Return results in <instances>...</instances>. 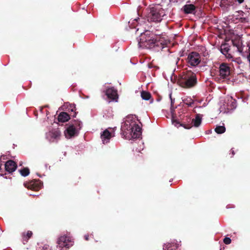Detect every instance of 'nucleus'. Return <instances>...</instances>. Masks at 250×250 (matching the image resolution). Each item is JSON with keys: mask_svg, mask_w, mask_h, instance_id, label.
Returning <instances> with one entry per match:
<instances>
[{"mask_svg": "<svg viewBox=\"0 0 250 250\" xmlns=\"http://www.w3.org/2000/svg\"><path fill=\"white\" fill-rule=\"evenodd\" d=\"M177 83L184 88L189 89L193 88L197 83L196 75L191 71L183 72L178 78Z\"/></svg>", "mask_w": 250, "mask_h": 250, "instance_id": "3", "label": "nucleus"}, {"mask_svg": "<svg viewBox=\"0 0 250 250\" xmlns=\"http://www.w3.org/2000/svg\"><path fill=\"white\" fill-rule=\"evenodd\" d=\"M159 37L151 33L149 31H146L141 34L138 44L140 47L150 49L155 46H159L162 43L158 39Z\"/></svg>", "mask_w": 250, "mask_h": 250, "instance_id": "1", "label": "nucleus"}, {"mask_svg": "<svg viewBox=\"0 0 250 250\" xmlns=\"http://www.w3.org/2000/svg\"><path fill=\"white\" fill-rule=\"evenodd\" d=\"M133 131V122L130 123L129 122H125V124L122 125L121 127V134L127 140L132 139V132Z\"/></svg>", "mask_w": 250, "mask_h": 250, "instance_id": "8", "label": "nucleus"}, {"mask_svg": "<svg viewBox=\"0 0 250 250\" xmlns=\"http://www.w3.org/2000/svg\"><path fill=\"white\" fill-rule=\"evenodd\" d=\"M152 102H153V99H152V100H151L150 103H152Z\"/></svg>", "mask_w": 250, "mask_h": 250, "instance_id": "31", "label": "nucleus"}, {"mask_svg": "<svg viewBox=\"0 0 250 250\" xmlns=\"http://www.w3.org/2000/svg\"><path fill=\"white\" fill-rule=\"evenodd\" d=\"M236 1H237L239 4H241L243 3L244 1V0H235Z\"/></svg>", "mask_w": 250, "mask_h": 250, "instance_id": "28", "label": "nucleus"}, {"mask_svg": "<svg viewBox=\"0 0 250 250\" xmlns=\"http://www.w3.org/2000/svg\"><path fill=\"white\" fill-rule=\"evenodd\" d=\"M202 117L199 114H197L195 119H192V122L190 124H180V122L176 119H174L173 114L172 115V124L175 126H177V125H179V126H183L186 129H190L192 127V124L193 126L195 127H198L201 124Z\"/></svg>", "mask_w": 250, "mask_h": 250, "instance_id": "4", "label": "nucleus"}, {"mask_svg": "<svg viewBox=\"0 0 250 250\" xmlns=\"http://www.w3.org/2000/svg\"><path fill=\"white\" fill-rule=\"evenodd\" d=\"M84 239L86 241H88L89 240V236L88 235H85L84 236Z\"/></svg>", "mask_w": 250, "mask_h": 250, "instance_id": "27", "label": "nucleus"}, {"mask_svg": "<svg viewBox=\"0 0 250 250\" xmlns=\"http://www.w3.org/2000/svg\"><path fill=\"white\" fill-rule=\"evenodd\" d=\"M41 187L42 185L39 181L34 180L28 184L27 188L29 189L37 191L41 188Z\"/></svg>", "mask_w": 250, "mask_h": 250, "instance_id": "15", "label": "nucleus"}, {"mask_svg": "<svg viewBox=\"0 0 250 250\" xmlns=\"http://www.w3.org/2000/svg\"><path fill=\"white\" fill-rule=\"evenodd\" d=\"M219 76L222 79L229 80L232 75L233 70L230 64L223 62L220 64L219 67Z\"/></svg>", "mask_w": 250, "mask_h": 250, "instance_id": "7", "label": "nucleus"}, {"mask_svg": "<svg viewBox=\"0 0 250 250\" xmlns=\"http://www.w3.org/2000/svg\"><path fill=\"white\" fill-rule=\"evenodd\" d=\"M103 92L108 99L117 102L119 96L117 89L114 87H108Z\"/></svg>", "mask_w": 250, "mask_h": 250, "instance_id": "10", "label": "nucleus"}, {"mask_svg": "<svg viewBox=\"0 0 250 250\" xmlns=\"http://www.w3.org/2000/svg\"><path fill=\"white\" fill-rule=\"evenodd\" d=\"M70 119L69 115L65 112H62L58 116V120L59 122L64 123Z\"/></svg>", "mask_w": 250, "mask_h": 250, "instance_id": "17", "label": "nucleus"}, {"mask_svg": "<svg viewBox=\"0 0 250 250\" xmlns=\"http://www.w3.org/2000/svg\"><path fill=\"white\" fill-rule=\"evenodd\" d=\"M229 50V48L227 47L226 45H223L221 46V51L224 55L227 56Z\"/></svg>", "mask_w": 250, "mask_h": 250, "instance_id": "23", "label": "nucleus"}, {"mask_svg": "<svg viewBox=\"0 0 250 250\" xmlns=\"http://www.w3.org/2000/svg\"><path fill=\"white\" fill-rule=\"evenodd\" d=\"M228 58H230L231 57V55L230 54H229L228 56H227Z\"/></svg>", "mask_w": 250, "mask_h": 250, "instance_id": "30", "label": "nucleus"}, {"mask_svg": "<svg viewBox=\"0 0 250 250\" xmlns=\"http://www.w3.org/2000/svg\"><path fill=\"white\" fill-rule=\"evenodd\" d=\"M186 14H193L196 12V6L192 4H186L181 9Z\"/></svg>", "mask_w": 250, "mask_h": 250, "instance_id": "12", "label": "nucleus"}, {"mask_svg": "<svg viewBox=\"0 0 250 250\" xmlns=\"http://www.w3.org/2000/svg\"><path fill=\"white\" fill-rule=\"evenodd\" d=\"M142 98L145 100H150L151 98V94L146 91H142L141 93Z\"/></svg>", "mask_w": 250, "mask_h": 250, "instance_id": "20", "label": "nucleus"}, {"mask_svg": "<svg viewBox=\"0 0 250 250\" xmlns=\"http://www.w3.org/2000/svg\"><path fill=\"white\" fill-rule=\"evenodd\" d=\"M167 14V12L160 6L156 5L146 9V17L148 22H160Z\"/></svg>", "mask_w": 250, "mask_h": 250, "instance_id": "2", "label": "nucleus"}, {"mask_svg": "<svg viewBox=\"0 0 250 250\" xmlns=\"http://www.w3.org/2000/svg\"><path fill=\"white\" fill-rule=\"evenodd\" d=\"M183 103L188 106H191L194 104V101L190 97H185L183 98Z\"/></svg>", "mask_w": 250, "mask_h": 250, "instance_id": "18", "label": "nucleus"}, {"mask_svg": "<svg viewBox=\"0 0 250 250\" xmlns=\"http://www.w3.org/2000/svg\"><path fill=\"white\" fill-rule=\"evenodd\" d=\"M187 62L188 65L196 66L201 62L200 54L196 52L190 53L187 59Z\"/></svg>", "mask_w": 250, "mask_h": 250, "instance_id": "9", "label": "nucleus"}, {"mask_svg": "<svg viewBox=\"0 0 250 250\" xmlns=\"http://www.w3.org/2000/svg\"><path fill=\"white\" fill-rule=\"evenodd\" d=\"M231 153H232V155H234V154H235L234 150H232V149H231Z\"/></svg>", "mask_w": 250, "mask_h": 250, "instance_id": "29", "label": "nucleus"}, {"mask_svg": "<svg viewBox=\"0 0 250 250\" xmlns=\"http://www.w3.org/2000/svg\"><path fill=\"white\" fill-rule=\"evenodd\" d=\"M133 131L132 132V139L138 138L141 136L142 132H141V128L140 126L136 123L133 122Z\"/></svg>", "mask_w": 250, "mask_h": 250, "instance_id": "13", "label": "nucleus"}, {"mask_svg": "<svg viewBox=\"0 0 250 250\" xmlns=\"http://www.w3.org/2000/svg\"><path fill=\"white\" fill-rule=\"evenodd\" d=\"M57 247L62 250H66L73 245L74 242L71 237L63 235L59 237Z\"/></svg>", "mask_w": 250, "mask_h": 250, "instance_id": "6", "label": "nucleus"}, {"mask_svg": "<svg viewBox=\"0 0 250 250\" xmlns=\"http://www.w3.org/2000/svg\"><path fill=\"white\" fill-rule=\"evenodd\" d=\"M111 137V134L107 129H105L101 135V139L104 144L108 143Z\"/></svg>", "mask_w": 250, "mask_h": 250, "instance_id": "14", "label": "nucleus"}, {"mask_svg": "<svg viewBox=\"0 0 250 250\" xmlns=\"http://www.w3.org/2000/svg\"><path fill=\"white\" fill-rule=\"evenodd\" d=\"M214 130L217 134H222L226 131V127L224 125H217Z\"/></svg>", "mask_w": 250, "mask_h": 250, "instance_id": "21", "label": "nucleus"}, {"mask_svg": "<svg viewBox=\"0 0 250 250\" xmlns=\"http://www.w3.org/2000/svg\"><path fill=\"white\" fill-rule=\"evenodd\" d=\"M33 235V232L32 231L27 230L24 231L21 233V241L23 244H25L27 243L29 239L31 238Z\"/></svg>", "mask_w": 250, "mask_h": 250, "instance_id": "16", "label": "nucleus"}, {"mask_svg": "<svg viewBox=\"0 0 250 250\" xmlns=\"http://www.w3.org/2000/svg\"><path fill=\"white\" fill-rule=\"evenodd\" d=\"M60 135V133L58 131H55L53 133V136L56 138Z\"/></svg>", "mask_w": 250, "mask_h": 250, "instance_id": "26", "label": "nucleus"}, {"mask_svg": "<svg viewBox=\"0 0 250 250\" xmlns=\"http://www.w3.org/2000/svg\"><path fill=\"white\" fill-rule=\"evenodd\" d=\"M191 122H192V119L190 118L187 117L186 121L184 122L183 124H190Z\"/></svg>", "mask_w": 250, "mask_h": 250, "instance_id": "25", "label": "nucleus"}, {"mask_svg": "<svg viewBox=\"0 0 250 250\" xmlns=\"http://www.w3.org/2000/svg\"><path fill=\"white\" fill-rule=\"evenodd\" d=\"M17 167V164L13 160L7 161L5 164V170L9 173L14 171Z\"/></svg>", "mask_w": 250, "mask_h": 250, "instance_id": "11", "label": "nucleus"}, {"mask_svg": "<svg viewBox=\"0 0 250 250\" xmlns=\"http://www.w3.org/2000/svg\"><path fill=\"white\" fill-rule=\"evenodd\" d=\"M19 171L21 174L24 177L28 176L30 173V170L28 167H24L22 169H20Z\"/></svg>", "mask_w": 250, "mask_h": 250, "instance_id": "22", "label": "nucleus"}, {"mask_svg": "<svg viewBox=\"0 0 250 250\" xmlns=\"http://www.w3.org/2000/svg\"><path fill=\"white\" fill-rule=\"evenodd\" d=\"M82 128V123L81 121L78 120H73L69 124L66 131L67 134L66 136H68L69 138H71L75 135H77L79 133V131Z\"/></svg>", "mask_w": 250, "mask_h": 250, "instance_id": "5", "label": "nucleus"}, {"mask_svg": "<svg viewBox=\"0 0 250 250\" xmlns=\"http://www.w3.org/2000/svg\"><path fill=\"white\" fill-rule=\"evenodd\" d=\"M224 243L227 245H229V244H230L231 243V239L230 238H229V237H225L224 239Z\"/></svg>", "mask_w": 250, "mask_h": 250, "instance_id": "24", "label": "nucleus"}, {"mask_svg": "<svg viewBox=\"0 0 250 250\" xmlns=\"http://www.w3.org/2000/svg\"><path fill=\"white\" fill-rule=\"evenodd\" d=\"M163 249L164 250H177V246L175 244H168L164 246Z\"/></svg>", "mask_w": 250, "mask_h": 250, "instance_id": "19", "label": "nucleus"}]
</instances>
